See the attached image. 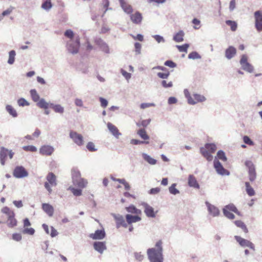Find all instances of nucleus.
Returning a JSON list of instances; mask_svg holds the SVG:
<instances>
[{
    "label": "nucleus",
    "mask_w": 262,
    "mask_h": 262,
    "mask_svg": "<svg viewBox=\"0 0 262 262\" xmlns=\"http://www.w3.org/2000/svg\"><path fill=\"white\" fill-rule=\"evenodd\" d=\"M162 243L158 241L156 244V248H149L147 251L148 258L150 262H163Z\"/></svg>",
    "instance_id": "f257e3e1"
},
{
    "label": "nucleus",
    "mask_w": 262,
    "mask_h": 262,
    "mask_svg": "<svg viewBox=\"0 0 262 262\" xmlns=\"http://www.w3.org/2000/svg\"><path fill=\"white\" fill-rule=\"evenodd\" d=\"M184 94L185 97L187 99L188 104L190 105H195L198 102H203L206 100L204 96L198 94H193V98L187 89L184 90Z\"/></svg>",
    "instance_id": "f03ea898"
},
{
    "label": "nucleus",
    "mask_w": 262,
    "mask_h": 262,
    "mask_svg": "<svg viewBox=\"0 0 262 262\" xmlns=\"http://www.w3.org/2000/svg\"><path fill=\"white\" fill-rule=\"evenodd\" d=\"M46 179L47 181L45 182L44 186L49 194H51L53 191L52 187L57 185L56 177L52 172H50L47 176Z\"/></svg>",
    "instance_id": "7ed1b4c3"
},
{
    "label": "nucleus",
    "mask_w": 262,
    "mask_h": 262,
    "mask_svg": "<svg viewBox=\"0 0 262 262\" xmlns=\"http://www.w3.org/2000/svg\"><path fill=\"white\" fill-rule=\"evenodd\" d=\"M80 47V38L79 36L75 37V39L70 40L67 42V49L73 55L76 54L78 53Z\"/></svg>",
    "instance_id": "20e7f679"
},
{
    "label": "nucleus",
    "mask_w": 262,
    "mask_h": 262,
    "mask_svg": "<svg viewBox=\"0 0 262 262\" xmlns=\"http://www.w3.org/2000/svg\"><path fill=\"white\" fill-rule=\"evenodd\" d=\"M239 63L243 70L249 73L253 72L254 67L248 62V57L246 55H242Z\"/></svg>",
    "instance_id": "39448f33"
},
{
    "label": "nucleus",
    "mask_w": 262,
    "mask_h": 262,
    "mask_svg": "<svg viewBox=\"0 0 262 262\" xmlns=\"http://www.w3.org/2000/svg\"><path fill=\"white\" fill-rule=\"evenodd\" d=\"M245 164L248 168V174L249 180L253 182L256 179V172H255V167L251 161H246Z\"/></svg>",
    "instance_id": "423d86ee"
},
{
    "label": "nucleus",
    "mask_w": 262,
    "mask_h": 262,
    "mask_svg": "<svg viewBox=\"0 0 262 262\" xmlns=\"http://www.w3.org/2000/svg\"><path fill=\"white\" fill-rule=\"evenodd\" d=\"M70 137L73 140V142L78 146H82L84 144L83 137L82 135L77 133L75 131H71Z\"/></svg>",
    "instance_id": "0eeeda50"
},
{
    "label": "nucleus",
    "mask_w": 262,
    "mask_h": 262,
    "mask_svg": "<svg viewBox=\"0 0 262 262\" xmlns=\"http://www.w3.org/2000/svg\"><path fill=\"white\" fill-rule=\"evenodd\" d=\"M235 240L238 243L240 246L243 248L248 247L250 249L255 250V246L248 239H245V238H242L240 236L235 235L234 236Z\"/></svg>",
    "instance_id": "6e6552de"
},
{
    "label": "nucleus",
    "mask_w": 262,
    "mask_h": 262,
    "mask_svg": "<svg viewBox=\"0 0 262 262\" xmlns=\"http://www.w3.org/2000/svg\"><path fill=\"white\" fill-rule=\"evenodd\" d=\"M13 176L16 178H23L28 176V173L23 166L15 167L13 172Z\"/></svg>",
    "instance_id": "1a4fd4ad"
},
{
    "label": "nucleus",
    "mask_w": 262,
    "mask_h": 262,
    "mask_svg": "<svg viewBox=\"0 0 262 262\" xmlns=\"http://www.w3.org/2000/svg\"><path fill=\"white\" fill-rule=\"evenodd\" d=\"M255 27L257 31H262V12L257 10L254 12Z\"/></svg>",
    "instance_id": "9d476101"
},
{
    "label": "nucleus",
    "mask_w": 262,
    "mask_h": 262,
    "mask_svg": "<svg viewBox=\"0 0 262 262\" xmlns=\"http://www.w3.org/2000/svg\"><path fill=\"white\" fill-rule=\"evenodd\" d=\"M206 206H207V211L208 213L213 217H216L220 215V211L219 209L210 204L208 201L205 202Z\"/></svg>",
    "instance_id": "9b49d317"
},
{
    "label": "nucleus",
    "mask_w": 262,
    "mask_h": 262,
    "mask_svg": "<svg viewBox=\"0 0 262 262\" xmlns=\"http://www.w3.org/2000/svg\"><path fill=\"white\" fill-rule=\"evenodd\" d=\"M213 164L214 167L218 174L222 176L229 175V172H228L227 170L223 167L221 163L219 161L217 160L216 158L214 160Z\"/></svg>",
    "instance_id": "f8f14e48"
},
{
    "label": "nucleus",
    "mask_w": 262,
    "mask_h": 262,
    "mask_svg": "<svg viewBox=\"0 0 262 262\" xmlns=\"http://www.w3.org/2000/svg\"><path fill=\"white\" fill-rule=\"evenodd\" d=\"M116 222V227L119 228L121 226L126 228L127 224L125 222L124 217L120 214L111 213Z\"/></svg>",
    "instance_id": "ddd939ff"
},
{
    "label": "nucleus",
    "mask_w": 262,
    "mask_h": 262,
    "mask_svg": "<svg viewBox=\"0 0 262 262\" xmlns=\"http://www.w3.org/2000/svg\"><path fill=\"white\" fill-rule=\"evenodd\" d=\"M144 210V212L146 215L149 217H155L156 216V212H155L154 209L151 206H149L147 203L143 202L142 203Z\"/></svg>",
    "instance_id": "4468645a"
},
{
    "label": "nucleus",
    "mask_w": 262,
    "mask_h": 262,
    "mask_svg": "<svg viewBox=\"0 0 262 262\" xmlns=\"http://www.w3.org/2000/svg\"><path fill=\"white\" fill-rule=\"evenodd\" d=\"M54 148L53 146L45 145L40 147L39 149V152L41 155H46V156H50L54 151Z\"/></svg>",
    "instance_id": "2eb2a0df"
},
{
    "label": "nucleus",
    "mask_w": 262,
    "mask_h": 262,
    "mask_svg": "<svg viewBox=\"0 0 262 262\" xmlns=\"http://www.w3.org/2000/svg\"><path fill=\"white\" fill-rule=\"evenodd\" d=\"M106 236V233L104 229L97 230L94 233L89 235V237L93 240H102Z\"/></svg>",
    "instance_id": "dca6fc26"
},
{
    "label": "nucleus",
    "mask_w": 262,
    "mask_h": 262,
    "mask_svg": "<svg viewBox=\"0 0 262 262\" xmlns=\"http://www.w3.org/2000/svg\"><path fill=\"white\" fill-rule=\"evenodd\" d=\"M236 49L232 46H230L225 51V57L230 60L236 55Z\"/></svg>",
    "instance_id": "f3484780"
},
{
    "label": "nucleus",
    "mask_w": 262,
    "mask_h": 262,
    "mask_svg": "<svg viewBox=\"0 0 262 262\" xmlns=\"http://www.w3.org/2000/svg\"><path fill=\"white\" fill-rule=\"evenodd\" d=\"M8 155L9 159H11L13 157L14 152L12 150H9L5 147H1L0 149V158L6 159Z\"/></svg>",
    "instance_id": "a211bd4d"
},
{
    "label": "nucleus",
    "mask_w": 262,
    "mask_h": 262,
    "mask_svg": "<svg viewBox=\"0 0 262 262\" xmlns=\"http://www.w3.org/2000/svg\"><path fill=\"white\" fill-rule=\"evenodd\" d=\"M107 128L111 133L115 136L116 139H118L119 136L121 135V133L119 132L118 128L112 124L111 123H107Z\"/></svg>",
    "instance_id": "6ab92c4d"
},
{
    "label": "nucleus",
    "mask_w": 262,
    "mask_h": 262,
    "mask_svg": "<svg viewBox=\"0 0 262 262\" xmlns=\"http://www.w3.org/2000/svg\"><path fill=\"white\" fill-rule=\"evenodd\" d=\"M94 249L99 252L100 253H103L104 250L107 248L106 244L105 242H96L93 244Z\"/></svg>",
    "instance_id": "aec40b11"
},
{
    "label": "nucleus",
    "mask_w": 262,
    "mask_h": 262,
    "mask_svg": "<svg viewBox=\"0 0 262 262\" xmlns=\"http://www.w3.org/2000/svg\"><path fill=\"white\" fill-rule=\"evenodd\" d=\"M41 206L42 210L49 216L51 217L53 215L54 209L51 204L45 203H42Z\"/></svg>",
    "instance_id": "412c9836"
},
{
    "label": "nucleus",
    "mask_w": 262,
    "mask_h": 262,
    "mask_svg": "<svg viewBox=\"0 0 262 262\" xmlns=\"http://www.w3.org/2000/svg\"><path fill=\"white\" fill-rule=\"evenodd\" d=\"M188 183L189 187H193L194 189H200L199 184L195 177L192 174L188 176Z\"/></svg>",
    "instance_id": "4be33fe9"
},
{
    "label": "nucleus",
    "mask_w": 262,
    "mask_h": 262,
    "mask_svg": "<svg viewBox=\"0 0 262 262\" xmlns=\"http://www.w3.org/2000/svg\"><path fill=\"white\" fill-rule=\"evenodd\" d=\"M14 213H11V215L7 216V226L9 228H13L17 225V220L15 218Z\"/></svg>",
    "instance_id": "5701e85b"
},
{
    "label": "nucleus",
    "mask_w": 262,
    "mask_h": 262,
    "mask_svg": "<svg viewBox=\"0 0 262 262\" xmlns=\"http://www.w3.org/2000/svg\"><path fill=\"white\" fill-rule=\"evenodd\" d=\"M130 17L133 23L136 24H139L141 22L142 19L141 14L138 11L134 14H130Z\"/></svg>",
    "instance_id": "b1692460"
},
{
    "label": "nucleus",
    "mask_w": 262,
    "mask_h": 262,
    "mask_svg": "<svg viewBox=\"0 0 262 262\" xmlns=\"http://www.w3.org/2000/svg\"><path fill=\"white\" fill-rule=\"evenodd\" d=\"M142 157L145 161L150 165H154L157 163V160L152 158L149 155H147L146 153L143 152L142 154Z\"/></svg>",
    "instance_id": "393cba45"
},
{
    "label": "nucleus",
    "mask_w": 262,
    "mask_h": 262,
    "mask_svg": "<svg viewBox=\"0 0 262 262\" xmlns=\"http://www.w3.org/2000/svg\"><path fill=\"white\" fill-rule=\"evenodd\" d=\"M185 33L183 30H180L176 33L173 36V39L176 42H181L184 40Z\"/></svg>",
    "instance_id": "a878e982"
},
{
    "label": "nucleus",
    "mask_w": 262,
    "mask_h": 262,
    "mask_svg": "<svg viewBox=\"0 0 262 262\" xmlns=\"http://www.w3.org/2000/svg\"><path fill=\"white\" fill-rule=\"evenodd\" d=\"M125 218L127 224H132V223H137L141 221V217L138 215H132L130 214H126Z\"/></svg>",
    "instance_id": "bb28decb"
},
{
    "label": "nucleus",
    "mask_w": 262,
    "mask_h": 262,
    "mask_svg": "<svg viewBox=\"0 0 262 262\" xmlns=\"http://www.w3.org/2000/svg\"><path fill=\"white\" fill-rule=\"evenodd\" d=\"M123 10L126 13L129 14L133 12V9L130 5H128L124 0H119Z\"/></svg>",
    "instance_id": "cd10ccee"
},
{
    "label": "nucleus",
    "mask_w": 262,
    "mask_h": 262,
    "mask_svg": "<svg viewBox=\"0 0 262 262\" xmlns=\"http://www.w3.org/2000/svg\"><path fill=\"white\" fill-rule=\"evenodd\" d=\"M200 152L208 161H211L212 160L213 157L211 155V154L204 147L200 148Z\"/></svg>",
    "instance_id": "c85d7f7f"
},
{
    "label": "nucleus",
    "mask_w": 262,
    "mask_h": 262,
    "mask_svg": "<svg viewBox=\"0 0 262 262\" xmlns=\"http://www.w3.org/2000/svg\"><path fill=\"white\" fill-rule=\"evenodd\" d=\"M37 105L40 108L47 110L49 107H50V103H49V102H47L45 99L41 98L39 99V101L37 103Z\"/></svg>",
    "instance_id": "c756f323"
},
{
    "label": "nucleus",
    "mask_w": 262,
    "mask_h": 262,
    "mask_svg": "<svg viewBox=\"0 0 262 262\" xmlns=\"http://www.w3.org/2000/svg\"><path fill=\"white\" fill-rule=\"evenodd\" d=\"M137 134L140 137V138L146 141L149 139V136L147 134L144 128H140L137 132Z\"/></svg>",
    "instance_id": "7c9ffc66"
},
{
    "label": "nucleus",
    "mask_w": 262,
    "mask_h": 262,
    "mask_svg": "<svg viewBox=\"0 0 262 262\" xmlns=\"http://www.w3.org/2000/svg\"><path fill=\"white\" fill-rule=\"evenodd\" d=\"M223 209H226V210L229 211H232L238 215H240V212L237 210L235 205L232 203L226 205Z\"/></svg>",
    "instance_id": "2f4dec72"
},
{
    "label": "nucleus",
    "mask_w": 262,
    "mask_h": 262,
    "mask_svg": "<svg viewBox=\"0 0 262 262\" xmlns=\"http://www.w3.org/2000/svg\"><path fill=\"white\" fill-rule=\"evenodd\" d=\"M246 191L247 193L250 196H254L255 194V192L254 189L250 185V184L248 182H245Z\"/></svg>",
    "instance_id": "473e14b6"
},
{
    "label": "nucleus",
    "mask_w": 262,
    "mask_h": 262,
    "mask_svg": "<svg viewBox=\"0 0 262 262\" xmlns=\"http://www.w3.org/2000/svg\"><path fill=\"white\" fill-rule=\"evenodd\" d=\"M8 60H7V63L9 64H12L14 63L15 61V58L16 56L15 51L14 50H12L9 51L8 53Z\"/></svg>",
    "instance_id": "72a5a7b5"
},
{
    "label": "nucleus",
    "mask_w": 262,
    "mask_h": 262,
    "mask_svg": "<svg viewBox=\"0 0 262 262\" xmlns=\"http://www.w3.org/2000/svg\"><path fill=\"white\" fill-rule=\"evenodd\" d=\"M50 107L52 108L55 112L62 114L64 112V108L59 104H54L50 103Z\"/></svg>",
    "instance_id": "f704fd0d"
},
{
    "label": "nucleus",
    "mask_w": 262,
    "mask_h": 262,
    "mask_svg": "<svg viewBox=\"0 0 262 262\" xmlns=\"http://www.w3.org/2000/svg\"><path fill=\"white\" fill-rule=\"evenodd\" d=\"M88 181L86 180L80 178L77 182H75L74 184L82 189V188L86 187Z\"/></svg>",
    "instance_id": "c9c22d12"
},
{
    "label": "nucleus",
    "mask_w": 262,
    "mask_h": 262,
    "mask_svg": "<svg viewBox=\"0 0 262 262\" xmlns=\"http://www.w3.org/2000/svg\"><path fill=\"white\" fill-rule=\"evenodd\" d=\"M125 209L128 212L133 214H138L141 213V211L133 205H130L129 207H126Z\"/></svg>",
    "instance_id": "e433bc0d"
},
{
    "label": "nucleus",
    "mask_w": 262,
    "mask_h": 262,
    "mask_svg": "<svg viewBox=\"0 0 262 262\" xmlns=\"http://www.w3.org/2000/svg\"><path fill=\"white\" fill-rule=\"evenodd\" d=\"M30 93L31 95V96L32 97V100L35 102H38L39 101L40 99V96L37 93V91L35 89L31 90L30 91Z\"/></svg>",
    "instance_id": "4c0bfd02"
},
{
    "label": "nucleus",
    "mask_w": 262,
    "mask_h": 262,
    "mask_svg": "<svg viewBox=\"0 0 262 262\" xmlns=\"http://www.w3.org/2000/svg\"><path fill=\"white\" fill-rule=\"evenodd\" d=\"M72 175L73 179V183L74 184L81 178V174L80 172L78 171V170L77 169H73Z\"/></svg>",
    "instance_id": "58836bf2"
},
{
    "label": "nucleus",
    "mask_w": 262,
    "mask_h": 262,
    "mask_svg": "<svg viewBox=\"0 0 262 262\" xmlns=\"http://www.w3.org/2000/svg\"><path fill=\"white\" fill-rule=\"evenodd\" d=\"M6 111L8 113L13 117H16L17 116V113L16 110L13 108L10 105H7L6 107Z\"/></svg>",
    "instance_id": "ea45409f"
},
{
    "label": "nucleus",
    "mask_w": 262,
    "mask_h": 262,
    "mask_svg": "<svg viewBox=\"0 0 262 262\" xmlns=\"http://www.w3.org/2000/svg\"><path fill=\"white\" fill-rule=\"evenodd\" d=\"M210 153H213L216 149V146L213 143H207L204 147Z\"/></svg>",
    "instance_id": "a19ab883"
},
{
    "label": "nucleus",
    "mask_w": 262,
    "mask_h": 262,
    "mask_svg": "<svg viewBox=\"0 0 262 262\" xmlns=\"http://www.w3.org/2000/svg\"><path fill=\"white\" fill-rule=\"evenodd\" d=\"M234 223L235 224V225L237 227L241 228L245 233H247L248 232V229H247L246 226L243 222H242V221H240V220L235 221Z\"/></svg>",
    "instance_id": "79ce46f5"
},
{
    "label": "nucleus",
    "mask_w": 262,
    "mask_h": 262,
    "mask_svg": "<svg viewBox=\"0 0 262 262\" xmlns=\"http://www.w3.org/2000/svg\"><path fill=\"white\" fill-rule=\"evenodd\" d=\"M201 58V56L196 51H192L188 54V59L195 60L200 59Z\"/></svg>",
    "instance_id": "37998d69"
},
{
    "label": "nucleus",
    "mask_w": 262,
    "mask_h": 262,
    "mask_svg": "<svg viewBox=\"0 0 262 262\" xmlns=\"http://www.w3.org/2000/svg\"><path fill=\"white\" fill-rule=\"evenodd\" d=\"M176 183H173L169 187V191L170 194L173 195H176L180 193L179 190L176 188Z\"/></svg>",
    "instance_id": "c03bdc74"
},
{
    "label": "nucleus",
    "mask_w": 262,
    "mask_h": 262,
    "mask_svg": "<svg viewBox=\"0 0 262 262\" xmlns=\"http://www.w3.org/2000/svg\"><path fill=\"white\" fill-rule=\"evenodd\" d=\"M64 35L70 40H73L75 38L74 33L71 29L67 30L64 33Z\"/></svg>",
    "instance_id": "a18cd8bd"
},
{
    "label": "nucleus",
    "mask_w": 262,
    "mask_h": 262,
    "mask_svg": "<svg viewBox=\"0 0 262 262\" xmlns=\"http://www.w3.org/2000/svg\"><path fill=\"white\" fill-rule=\"evenodd\" d=\"M70 190L74 195L79 196L82 194V190L80 188H74V187L70 186L69 188Z\"/></svg>",
    "instance_id": "49530a36"
},
{
    "label": "nucleus",
    "mask_w": 262,
    "mask_h": 262,
    "mask_svg": "<svg viewBox=\"0 0 262 262\" xmlns=\"http://www.w3.org/2000/svg\"><path fill=\"white\" fill-rule=\"evenodd\" d=\"M226 25L230 26L231 30L235 31L237 29V25L235 21L232 20H226Z\"/></svg>",
    "instance_id": "de8ad7c7"
},
{
    "label": "nucleus",
    "mask_w": 262,
    "mask_h": 262,
    "mask_svg": "<svg viewBox=\"0 0 262 262\" xmlns=\"http://www.w3.org/2000/svg\"><path fill=\"white\" fill-rule=\"evenodd\" d=\"M18 105L19 106L24 107L25 106H29L30 104L24 98H21L17 100Z\"/></svg>",
    "instance_id": "09e8293b"
},
{
    "label": "nucleus",
    "mask_w": 262,
    "mask_h": 262,
    "mask_svg": "<svg viewBox=\"0 0 262 262\" xmlns=\"http://www.w3.org/2000/svg\"><path fill=\"white\" fill-rule=\"evenodd\" d=\"M52 7L50 0H47L41 5V8L45 10H49Z\"/></svg>",
    "instance_id": "8fccbe9b"
},
{
    "label": "nucleus",
    "mask_w": 262,
    "mask_h": 262,
    "mask_svg": "<svg viewBox=\"0 0 262 262\" xmlns=\"http://www.w3.org/2000/svg\"><path fill=\"white\" fill-rule=\"evenodd\" d=\"M176 47L178 48L180 52H187L188 48H189V44L185 43L183 45H177Z\"/></svg>",
    "instance_id": "3c124183"
},
{
    "label": "nucleus",
    "mask_w": 262,
    "mask_h": 262,
    "mask_svg": "<svg viewBox=\"0 0 262 262\" xmlns=\"http://www.w3.org/2000/svg\"><path fill=\"white\" fill-rule=\"evenodd\" d=\"M161 84L162 87L165 89L172 88V82L171 81L167 82V81L165 80V79H163L161 81Z\"/></svg>",
    "instance_id": "603ef678"
},
{
    "label": "nucleus",
    "mask_w": 262,
    "mask_h": 262,
    "mask_svg": "<svg viewBox=\"0 0 262 262\" xmlns=\"http://www.w3.org/2000/svg\"><path fill=\"white\" fill-rule=\"evenodd\" d=\"M217 157L219 159L223 161H226L227 160L225 154L222 150H220L217 151Z\"/></svg>",
    "instance_id": "864d4df0"
},
{
    "label": "nucleus",
    "mask_w": 262,
    "mask_h": 262,
    "mask_svg": "<svg viewBox=\"0 0 262 262\" xmlns=\"http://www.w3.org/2000/svg\"><path fill=\"white\" fill-rule=\"evenodd\" d=\"M243 141L245 144H248L249 145H254V142L252 141L250 137L247 135H245L243 136Z\"/></svg>",
    "instance_id": "5fc2aeb1"
},
{
    "label": "nucleus",
    "mask_w": 262,
    "mask_h": 262,
    "mask_svg": "<svg viewBox=\"0 0 262 262\" xmlns=\"http://www.w3.org/2000/svg\"><path fill=\"white\" fill-rule=\"evenodd\" d=\"M99 47L102 51L104 52L106 54H109V47L105 42L101 45V46H100Z\"/></svg>",
    "instance_id": "6e6d98bb"
},
{
    "label": "nucleus",
    "mask_w": 262,
    "mask_h": 262,
    "mask_svg": "<svg viewBox=\"0 0 262 262\" xmlns=\"http://www.w3.org/2000/svg\"><path fill=\"white\" fill-rule=\"evenodd\" d=\"M130 143L133 145H139V144H147L149 143L148 141H142L137 139H132L130 141Z\"/></svg>",
    "instance_id": "4d7b16f0"
},
{
    "label": "nucleus",
    "mask_w": 262,
    "mask_h": 262,
    "mask_svg": "<svg viewBox=\"0 0 262 262\" xmlns=\"http://www.w3.org/2000/svg\"><path fill=\"white\" fill-rule=\"evenodd\" d=\"M12 239L16 242H20L22 240V235L21 233H15L12 235Z\"/></svg>",
    "instance_id": "13d9d810"
},
{
    "label": "nucleus",
    "mask_w": 262,
    "mask_h": 262,
    "mask_svg": "<svg viewBox=\"0 0 262 262\" xmlns=\"http://www.w3.org/2000/svg\"><path fill=\"white\" fill-rule=\"evenodd\" d=\"M157 76L159 78H160L163 79H167L170 75V73L167 72L166 73H158L157 74Z\"/></svg>",
    "instance_id": "bf43d9fd"
},
{
    "label": "nucleus",
    "mask_w": 262,
    "mask_h": 262,
    "mask_svg": "<svg viewBox=\"0 0 262 262\" xmlns=\"http://www.w3.org/2000/svg\"><path fill=\"white\" fill-rule=\"evenodd\" d=\"M223 214L226 217L229 219H233L235 218V215L232 213L226 210V209H223Z\"/></svg>",
    "instance_id": "052dcab7"
},
{
    "label": "nucleus",
    "mask_w": 262,
    "mask_h": 262,
    "mask_svg": "<svg viewBox=\"0 0 262 262\" xmlns=\"http://www.w3.org/2000/svg\"><path fill=\"white\" fill-rule=\"evenodd\" d=\"M23 148L25 151H37V148L36 146L33 145H28V146H24Z\"/></svg>",
    "instance_id": "680f3d73"
},
{
    "label": "nucleus",
    "mask_w": 262,
    "mask_h": 262,
    "mask_svg": "<svg viewBox=\"0 0 262 262\" xmlns=\"http://www.w3.org/2000/svg\"><path fill=\"white\" fill-rule=\"evenodd\" d=\"M86 148L90 151H95L97 150V149L95 148V144L92 142H89L88 143Z\"/></svg>",
    "instance_id": "e2e57ef3"
},
{
    "label": "nucleus",
    "mask_w": 262,
    "mask_h": 262,
    "mask_svg": "<svg viewBox=\"0 0 262 262\" xmlns=\"http://www.w3.org/2000/svg\"><path fill=\"white\" fill-rule=\"evenodd\" d=\"M152 37L155 38V39L158 43H164L165 42V40L164 39V38L162 36H160V35H154L152 36Z\"/></svg>",
    "instance_id": "0e129e2a"
},
{
    "label": "nucleus",
    "mask_w": 262,
    "mask_h": 262,
    "mask_svg": "<svg viewBox=\"0 0 262 262\" xmlns=\"http://www.w3.org/2000/svg\"><path fill=\"white\" fill-rule=\"evenodd\" d=\"M23 232L25 234L33 235L35 233V230L32 228H26L24 229Z\"/></svg>",
    "instance_id": "69168bd1"
},
{
    "label": "nucleus",
    "mask_w": 262,
    "mask_h": 262,
    "mask_svg": "<svg viewBox=\"0 0 262 262\" xmlns=\"http://www.w3.org/2000/svg\"><path fill=\"white\" fill-rule=\"evenodd\" d=\"M121 73L127 80H128L131 78V74L127 73L123 69H121Z\"/></svg>",
    "instance_id": "338daca9"
},
{
    "label": "nucleus",
    "mask_w": 262,
    "mask_h": 262,
    "mask_svg": "<svg viewBox=\"0 0 262 262\" xmlns=\"http://www.w3.org/2000/svg\"><path fill=\"white\" fill-rule=\"evenodd\" d=\"M2 212L7 215V216L11 215V213H14L13 211L10 210L9 207H5L2 210Z\"/></svg>",
    "instance_id": "774afa93"
}]
</instances>
